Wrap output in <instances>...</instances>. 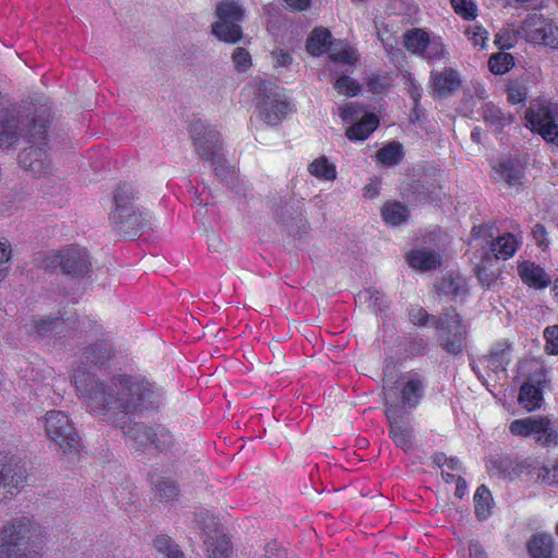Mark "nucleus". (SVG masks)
<instances>
[{
  "mask_svg": "<svg viewBox=\"0 0 558 558\" xmlns=\"http://www.w3.org/2000/svg\"><path fill=\"white\" fill-rule=\"evenodd\" d=\"M73 383L94 415L120 428H124L130 414L154 409L162 399L161 391L142 377L122 375L102 385L85 366L74 371Z\"/></svg>",
  "mask_w": 558,
  "mask_h": 558,
  "instance_id": "1",
  "label": "nucleus"
},
{
  "mask_svg": "<svg viewBox=\"0 0 558 558\" xmlns=\"http://www.w3.org/2000/svg\"><path fill=\"white\" fill-rule=\"evenodd\" d=\"M49 117L47 109L27 108V112H24L20 105L0 107V148H11L21 138H27L32 145L20 154V163L36 177L52 170L46 150Z\"/></svg>",
  "mask_w": 558,
  "mask_h": 558,
  "instance_id": "2",
  "label": "nucleus"
},
{
  "mask_svg": "<svg viewBox=\"0 0 558 558\" xmlns=\"http://www.w3.org/2000/svg\"><path fill=\"white\" fill-rule=\"evenodd\" d=\"M38 524L28 517L14 518L0 531V558H40Z\"/></svg>",
  "mask_w": 558,
  "mask_h": 558,
  "instance_id": "3",
  "label": "nucleus"
},
{
  "mask_svg": "<svg viewBox=\"0 0 558 558\" xmlns=\"http://www.w3.org/2000/svg\"><path fill=\"white\" fill-rule=\"evenodd\" d=\"M137 193L133 186L121 185L114 194V208L110 220L126 233L136 234L140 230L153 227L155 217L147 208L140 206Z\"/></svg>",
  "mask_w": 558,
  "mask_h": 558,
  "instance_id": "4",
  "label": "nucleus"
},
{
  "mask_svg": "<svg viewBox=\"0 0 558 558\" xmlns=\"http://www.w3.org/2000/svg\"><path fill=\"white\" fill-rule=\"evenodd\" d=\"M41 422L47 438L54 442L64 453H72L78 450V434L65 412L60 410L48 411Z\"/></svg>",
  "mask_w": 558,
  "mask_h": 558,
  "instance_id": "5",
  "label": "nucleus"
},
{
  "mask_svg": "<svg viewBox=\"0 0 558 558\" xmlns=\"http://www.w3.org/2000/svg\"><path fill=\"white\" fill-rule=\"evenodd\" d=\"M525 125L558 146V105L543 100L532 102L525 113Z\"/></svg>",
  "mask_w": 558,
  "mask_h": 558,
  "instance_id": "6",
  "label": "nucleus"
},
{
  "mask_svg": "<svg viewBox=\"0 0 558 558\" xmlns=\"http://www.w3.org/2000/svg\"><path fill=\"white\" fill-rule=\"evenodd\" d=\"M191 132L199 156L210 161L217 175L227 180V174L223 172L230 173L231 171L225 169L220 134L216 130L205 126L201 121L194 122L191 125Z\"/></svg>",
  "mask_w": 558,
  "mask_h": 558,
  "instance_id": "7",
  "label": "nucleus"
},
{
  "mask_svg": "<svg viewBox=\"0 0 558 558\" xmlns=\"http://www.w3.org/2000/svg\"><path fill=\"white\" fill-rule=\"evenodd\" d=\"M509 430L519 437L533 436L543 446H556L558 442V424L549 416L519 418L511 422Z\"/></svg>",
  "mask_w": 558,
  "mask_h": 558,
  "instance_id": "8",
  "label": "nucleus"
},
{
  "mask_svg": "<svg viewBox=\"0 0 558 558\" xmlns=\"http://www.w3.org/2000/svg\"><path fill=\"white\" fill-rule=\"evenodd\" d=\"M218 21L213 25V34L221 41L234 44L242 36L240 22L243 20L244 11L234 1H221L216 7Z\"/></svg>",
  "mask_w": 558,
  "mask_h": 558,
  "instance_id": "9",
  "label": "nucleus"
},
{
  "mask_svg": "<svg viewBox=\"0 0 558 558\" xmlns=\"http://www.w3.org/2000/svg\"><path fill=\"white\" fill-rule=\"evenodd\" d=\"M433 323L439 333L442 348L452 354L460 353L464 345L468 327L457 312L448 310L440 318L433 319Z\"/></svg>",
  "mask_w": 558,
  "mask_h": 558,
  "instance_id": "10",
  "label": "nucleus"
},
{
  "mask_svg": "<svg viewBox=\"0 0 558 558\" xmlns=\"http://www.w3.org/2000/svg\"><path fill=\"white\" fill-rule=\"evenodd\" d=\"M257 111L259 118L268 125H277L284 118L288 104L274 89L271 83L259 82L257 94Z\"/></svg>",
  "mask_w": 558,
  "mask_h": 558,
  "instance_id": "11",
  "label": "nucleus"
},
{
  "mask_svg": "<svg viewBox=\"0 0 558 558\" xmlns=\"http://www.w3.org/2000/svg\"><path fill=\"white\" fill-rule=\"evenodd\" d=\"M24 469L16 457L0 452V501L16 495L24 482Z\"/></svg>",
  "mask_w": 558,
  "mask_h": 558,
  "instance_id": "12",
  "label": "nucleus"
},
{
  "mask_svg": "<svg viewBox=\"0 0 558 558\" xmlns=\"http://www.w3.org/2000/svg\"><path fill=\"white\" fill-rule=\"evenodd\" d=\"M340 117L347 123H351L361 117L359 122L353 123L347 130V136L350 141L366 140L377 129L379 123L378 118L374 113L362 114V109L353 102L340 108Z\"/></svg>",
  "mask_w": 558,
  "mask_h": 558,
  "instance_id": "13",
  "label": "nucleus"
},
{
  "mask_svg": "<svg viewBox=\"0 0 558 558\" xmlns=\"http://www.w3.org/2000/svg\"><path fill=\"white\" fill-rule=\"evenodd\" d=\"M423 384L422 379L417 374L404 375L397 387L388 388L385 386V396L390 392L395 396L396 404H398L402 413H405L407 409L415 408L422 397Z\"/></svg>",
  "mask_w": 558,
  "mask_h": 558,
  "instance_id": "14",
  "label": "nucleus"
},
{
  "mask_svg": "<svg viewBox=\"0 0 558 558\" xmlns=\"http://www.w3.org/2000/svg\"><path fill=\"white\" fill-rule=\"evenodd\" d=\"M125 434L129 440L134 442L133 446L137 450H146L149 448L163 449L170 444L171 438L163 428L155 429L138 424L130 427Z\"/></svg>",
  "mask_w": 558,
  "mask_h": 558,
  "instance_id": "15",
  "label": "nucleus"
},
{
  "mask_svg": "<svg viewBox=\"0 0 558 558\" xmlns=\"http://www.w3.org/2000/svg\"><path fill=\"white\" fill-rule=\"evenodd\" d=\"M535 373L525 381L519 393V403L526 411L532 412L539 409L543 404V388L546 383V375L537 363H535Z\"/></svg>",
  "mask_w": 558,
  "mask_h": 558,
  "instance_id": "16",
  "label": "nucleus"
},
{
  "mask_svg": "<svg viewBox=\"0 0 558 558\" xmlns=\"http://www.w3.org/2000/svg\"><path fill=\"white\" fill-rule=\"evenodd\" d=\"M386 415L390 423V436L397 446L408 448L410 446V436L405 428L403 413L401 408L396 404L395 396L390 392L387 393Z\"/></svg>",
  "mask_w": 558,
  "mask_h": 558,
  "instance_id": "17",
  "label": "nucleus"
},
{
  "mask_svg": "<svg viewBox=\"0 0 558 558\" xmlns=\"http://www.w3.org/2000/svg\"><path fill=\"white\" fill-rule=\"evenodd\" d=\"M65 274L83 276L88 272L90 263L87 252L78 247H70L56 256Z\"/></svg>",
  "mask_w": 558,
  "mask_h": 558,
  "instance_id": "18",
  "label": "nucleus"
},
{
  "mask_svg": "<svg viewBox=\"0 0 558 558\" xmlns=\"http://www.w3.org/2000/svg\"><path fill=\"white\" fill-rule=\"evenodd\" d=\"M544 461L536 458H527L523 460L509 459L504 462V472L509 480L525 477L536 482L537 473L543 468Z\"/></svg>",
  "mask_w": 558,
  "mask_h": 558,
  "instance_id": "19",
  "label": "nucleus"
},
{
  "mask_svg": "<svg viewBox=\"0 0 558 558\" xmlns=\"http://www.w3.org/2000/svg\"><path fill=\"white\" fill-rule=\"evenodd\" d=\"M517 269L521 281L530 288L544 289L551 282L547 272L534 262H520L518 263Z\"/></svg>",
  "mask_w": 558,
  "mask_h": 558,
  "instance_id": "20",
  "label": "nucleus"
},
{
  "mask_svg": "<svg viewBox=\"0 0 558 558\" xmlns=\"http://www.w3.org/2000/svg\"><path fill=\"white\" fill-rule=\"evenodd\" d=\"M523 243L522 232H507L499 235L490 244V248L496 259L508 260L511 258Z\"/></svg>",
  "mask_w": 558,
  "mask_h": 558,
  "instance_id": "21",
  "label": "nucleus"
},
{
  "mask_svg": "<svg viewBox=\"0 0 558 558\" xmlns=\"http://www.w3.org/2000/svg\"><path fill=\"white\" fill-rule=\"evenodd\" d=\"M549 23L543 15L534 13L522 23L518 34L532 44L541 45Z\"/></svg>",
  "mask_w": 558,
  "mask_h": 558,
  "instance_id": "22",
  "label": "nucleus"
},
{
  "mask_svg": "<svg viewBox=\"0 0 558 558\" xmlns=\"http://www.w3.org/2000/svg\"><path fill=\"white\" fill-rule=\"evenodd\" d=\"M434 93L438 96H447L459 88L461 80L459 73L453 69H445L440 72L430 73Z\"/></svg>",
  "mask_w": 558,
  "mask_h": 558,
  "instance_id": "23",
  "label": "nucleus"
},
{
  "mask_svg": "<svg viewBox=\"0 0 558 558\" xmlns=\"http://www.w3.org/2000/svg\"><path fill=\"white\" fill-rule=\"evenodd\" d=\"M407 260L411 267L420 271H427L440 265V256L433 250L415 248L407 254Z\"/></svg>",
  "mask_w": 558,
  "mask_h": 558,
  "instance_id": "24",
  "label": "nucleus"
},
{
  "mask_svg": "<svg viewBox=\"0 0 558 558\" xmlns=\"http://www.w3.org/2000/svg\"><path fill=\"white\" fill-rule=\"evenodd\" d=\"M498 180H504L509 186L522 183L523 167L517 159H502L494 166Z\"/></svg>",
  "mask_w": 558,
  "mask_h": 558,
  "instance_id": "25",
  "label": "nucleus"
},
{
  "mask_svg": "<svg viewBox=\"0 0 558 558\" xmlns=\"http://www.w3.org/2000/svg\"><path fill=\"white\" fill-rule=\"evenodd\" d=\"M482 119L493 131L499 132L513 121L512 114L504 112L493 102H485L481 111Z\"/></svg>",
  "mask_w": 558,
  "mask_h": 558,
  "instance_id": "26",
  "label": "nucleus"
},
{
  "mask_svg": "<svg viewBox=\"0 0 558 558\" xmlns=\"http://www.w3.org/2000/svg\"><path fill=\"white\" fill-rule=\"evenodd\" d=\"M381 217L387 225L399 226L408 220L409 209L400 202H386L381 207Z\"/></svg>",
  "mask_w": 558,
  "mask_h": 558,
  "instance_id": "27",
  "label": "nucleus"
},
{
  "mask_svg": "<svg viewBox=\"0 0 558 558\" xmlns=\"http://www.w3.org/2000/svg\"><path fill=\"white\" fill-rule=\"evenodd\" d=\"M527 550L532 558H550L553 537L550 534L536 533L527 542Z\"/></svg>",
  "mask_w": 558,
  "mask_h": 558,
  "instance_id": "28",
  "label": "nucleus"
},
{
  "mask_svg": "<svg viewBox=\"0 0 558 558\" xmlns=\"http://www.w3.org/2000/svg\"><path fill=\"white\" fill-rule=\"evenodd\" d=\"M359 54L356 49L344 41H337L330 47L329 60L333 63L353 65L356 63Z\"/></svg>",
  "mask_w": 558,
  "mask_h": 558,
  "instance_id": "29",
  "label": "nucleus"
},
{
  "mask_svg": "<svg viewBox=\"0 0 558 558\" xmlns=\"http://www.w3.org/2000/svg\"><path fill=\"white\" fill-rule=\"evenodd\" d=\"M331 34L326 28H316L310 35L306 49L313 56H320L333 45L330 40Z\"/></svg>",
  "mask_w": 558,
  "mask_h": 558,
  "instance_id": "30",
  "label": "nucleus"
},
{
  "mask_svg": "<svg viewBox=\"0 0 558 558\" xmlns=\"http://www.w3.org/2000/svg\"><path fill=\"white\" fill-rule=\"evenodd\" d=\"M468 292L466 279L460 275L445 276L439 286L438 293L450 296H462Z\"/></svg>",
  "mask_w": 558,
  "mask_h": 558,
  "instance_id": "31",
  "label": "nucleus"
},
{
  "mask_svg": "<svg viewBox=\"0 0 558 558\" xmlns=\"http://www.w3.org/2000/svg\"><path fill=\"white\" fill-rule=\"evenodd\" d=\"M475 514L478 520H486L492 514L493 509V497L490 490L485 486L481 485L477 487L474 497Z\"/></svg>",
  "mask_w": 558,
  "mask_h": 558,
  "instance_id": "32",
  "label": "nucleus"
},
{
  "mask_svg": "<svg viewBox=\"0 0 558 558\" xmlns=\"http://www.w3.org/2000/svg\"><path fill=\"white\" fill-rule=\"evenodd\" d=\"M500 270L497 262L487 256L476 268V276L483 287L490 288L499 278Z\"/></svg>",
  "mask_w": 558,
  "mask_h": 558,
  "instance_id": "33",
  "label": "nucleus"
},
{
  "mask_svg": "<svg viewBox=\"0 0 558 558\" xmlns=\"http://www.w3.org/2000/svg\"><path fill=\"white\" fill-rule=\"evenodd\" d=\"M209 558H228L230 554L229 539L215 531V535L206 536L204 539Z\"/></svg>",
  "mask_w": 558,
  "mask_h": 558,
  "instance_id": "34",
  "label": "nucleus"
},
{
  "mask_svg": "<svg viewBox=\"0 0 558 558\" xmlns=\"http://www.w3.org/2000/svg\"><path fill=\"white\" fill-rule=\"evenodd\" d=\"M430 37L425 31L414 28L404 34V46L408 51L421 57Z\"/></svg>",
  "mask_w": 558,
  "mask_h": 558,
  "instance_id": "35",
  "label": "nucleus"
},
{
  "mask_svg": "<svg viewBox=\"0 0 558 558\" xmlns=\"http://www.w3.org/2000/svg\"><path fill=\"white\" fill-rule=\"evenodd\" d=\"M64 320L56 317H41L36 318L33 322L32 330L40 336L46 337L49 336L51 332L60 333L64 329Z\"/></svg>",
  "mask_w": 558,
  "mask_h": 558,
  "instance_id": "36",
  "label": "nucleus"
},
{
  "mask_svg": "<svg viewBox=\"0 0 558 558\" xmlns=\"http://www.w3.org/2000/svg\"><path fill=\"white\" fill-rule=\"evenodd\" d=\"M356 301L360 303H366L367 307L371 308L373 312H384L387 307V301L385 295L374 289H366L364 291H361L356 295Z\"/></svg>",
  "mask_w": 558,
  "mask_h": 558,
  "instance_id": "37",
  "label": "nucleus"
},
{
  "mask_svg": "<svg viewBox=\"0 0 558 558\" xmlns=\"http://www.w3.org/2000/svg\"><path fill=\"white\" fill-rule=\"evenodd\" d=\"M514 65V58L508 52H498L493 54L488 61V68L492 73L502 75L510 71Z\"/></svg>",
  "mask_w": 558,
  "mask_h": 558,
  "instance_id": "38",
  "label": "nucleus"
},
{
  "mask_svg": "<svg viewBox=\"0 0 558 558\" xmlns=\"http://www.w3.org/2000/svg\"><path fill=\"white\" fill-rule=\"evenodd\" d=\"M308 171L312 175L327 181L336 179V167L325 157L315 159L310 166Z\"/></svg>",
  "mask_w": 558,
  "mask_h": 558,
  "instance_id": "39",
  "label": "nucleus"
},
{
  "mask_svg": "<svg viewBox=\"0 0 558 558\" xmlns=\"http://www.w3.org/2000/svg\"><path fill=\"white\" fill-rule=\"evenodd\" d=\"M402 145L400 143H389L380 148L377 153V159L385 166H393L402 158Z\"/></svg>",
  "mask_w": 558,
  "mask_h": 558,
  "instance_id": "40",
  "label": "nucleus"
},
{
  "mask_svg": "<svg viewBox=\"0 0 558 558\" xmlns=\"http://www.w3.org/2000/svg\"><path fill=\"white\" fill-rule=\"evenodd\" d=\"M446 47L439 36L433 35L425 46L421 57L428 62L441 60L446 57Z\"/></svg>",
  "mask_w": 558,
  "mask_h": 558,
  "instance_id": "41",
  "label": "nucleus"
},
{
  "mask_svg": "<svg viewBox=\"0 0 558 558\" xmlns=\"http://www.w3.org/2000/svg\"><path fill=\"white\" fill-rule=\"evenodd\" d=\"M154 545L156 550L166 558H184L178 546L168 536H158Z\"/></svg>",
  "mask_w": 558,
  "mask_h": 558,
  "instance_id": "42",
  "label": "nucleus"
},
{
  "mask_svg": "<svg viewBox=\"0 0 558 558\" xmlns=\"http://www.w3.org/2000/svg\"><path fill=\"white\" fill-rule=\"evenodd\" d=\"M486 367L494 372L497 376L499 374H505L506 366L509 363V356L506 351L501 352H492L486 359H485Z\"/></svg>",
  "mask_w": 558,
  "mask_h": 558,
  "instance_id": "43",
  "label": "nucleus"
},
{
  "mask_svg": "<svg viewBox=\"0 0 558 558\" xmlns=\"http://www.w3.org/2000/svg\"><path fill=\"white\" fill-rule=\"evenodd\" d=\"M536 482L547 485H558V462H544L539 473H537Z\"/></svg>",
  "mask_w": 558,
  "mask_h": 558,
  "instance_id": "44",
  "label": "nucleus"
},
{
  "mask_svg": "<svg viewBox=\"0 0 558 558\" xmlns=\"http://www.w3.org/2000/svg\"><path fill=\"white\" fill-rule=\"evenodd\" d=\"M468 39L473 44L474 47L484 48L488 40V32L481 25L473 24L464 31Z\"/></svg>",
  "mask_w": 558,
  "mask_h": 558,
  "instance_id": "45",
  "label": "nucleus"
},
{
  "mask_svg": "<svg viewBox=\"0 0 558 558\" xmlns=\"http://www.w3.org/2000/svg\"><path fill=\"white\" fill-rule=\"evenodd\" d=\"M335 89L344 96L352 97L360 90V85L352 77L342 75L333 84Z\"/></svg>",
  "mask_w": 558,
  "mask_h": 558,
  "instance_id": "46",
  "label": "nucleus"
},
{
  "mask_svg": "<svg viewBox=\"0 0 558 558\" xmlns=\"http://www.w3.org/2000/svg\"><path fill=\"white\" fill-rule=\"evenodd\" d=\"M454 12L464 20H474L477 15L476 4L472 0H451Z\"/></svg>",
  "mask_w": 558,
  "mask_h": 558,
  "instance_id": "47",
  "label": "nucleus"
},
{
  "mask_svg": "<svg viewBox=\"0 0 558 558\" xmlns=\"http://www.w3.org/2000/svg\"><path fill=\"white\" fill-rule=\"evenodd\" d=\"M232 61L238 72H245L252 66L250 52L242 47H236L232 52Z\"/></svg>",
  "mask_w": 558,
  "mask_h": 558,
  "instance_id": "48",
  "label": "nucleus"
},
{
  "mask_svg": "<svg viewBox=\"0 0 558 558\" xmlns=\"http://www.w3.org/2000/svg\"><path fill=\"white\" fill-rule=\"evenodd\" d=\"M391 77L387 74H373L367 82V87L371 92L379 94L386 90L390 85Z\"/></svg>",
  "mask_w": 558,
  "mask_h": 558,
  "instance_id": "49",
  "label": "nucleus"
},
{
  "mask_svg": "<svg viewBox=\"0 0 558 558\" xmlns=\"http://www.w3.org/2000/svg\"><path fill=\"white\" fill-rule=\"evenodd\" d=\"M545 350L549 354H558V325L549 326L544 331Z\"/></svg>",
  "mask_w": 558,
  "mask_h": 558,
  "instance_id": "50",
  "label": "nucleus"
},
{
  "mask_svg": "<svg viewBox=\"0 0 558 558\" xmlns=\"http://www.w3.org/2000/svg\"><path fill=\"white\" fill-rule=\"evenodd\" d=\"M541 45L558 49V27L551 22L547 26V32L544 33V39H542Z\"/></svg>",
  "mask_w": 558,
  "mask_h": 558,
  "instance_id": "51",
  "label": "nucleus"
},
{
  "mask_svg": "<svg viewBox=\"0 0 558 558\" xmlns=\"http://www.w3.org/2000/svg\"><path fill=\"white\" fill-rule=\"evenodd\" d=\"M409 317H410V320L414 325H422V326L427 325V323L430 319V317L426 313V311L420 306H414V307L410 308Z\"/></svg>",
  "mask_w": 558,
  "mask_h": 558,
  "instance_id": "52",
  "label": "nucleus"
},
{
  "mask_svg": "<svg viewBox=\"0 0 558 558\" xmlns=\"http://www.w3.org/2000/svg\"><path fill=\"white\" fill-rule=\"evenodd\" d=\"M532 236L537 246L546 248L549 244L546 229L543 225H535L532 229Z\"/></svg>",
  "mask_w": 558,
  "mask_h": 558,
  "instance_id": "53",
  "label": "nucleus"
},
{
  "mask_svg": "<svg viewBox=\"0 0 558 558\" xmlns=\"http://www.w3.org/2000/svg\"><path fill=\"white\" fill-rule=\"evenodd\" d=\"M526 98V90L520 85H512L508 89V100L512 105L521 104Z\"/></svg>",
  "mask_w": 558,
  "mask_h": 558,
  "instance_id": "54",
  "label": "nucleus"
},
{
  "mask_svg": "<svg viewBox=\"0 0 558 558\" xmlns=\"http://www.w3.org/2000/svg\"><path fill=\"white\" fill-rule=\"evenodd\" d=\"M495 44L501 49L512 48L515 44V35L511 32L498 33L495 36Z\"/></svg>",
  "mask_w": 558,
  "mask_h": 558,
  "instance_id": "55",
  "label": "nucleus"
},
{
  "mask_svg": "<svg viewBox=\"0 0 558 558\" xmlns=\"http://www.w3.org/2000/svg\"><path fill=\"white\" fill-rule=\"evenodd\" d=\"M271 58L275 68L288 66L292 61L290 53L281 49L272 51Z\"/></svg>",
  "mask_w": 558,
  "mask_h": 558,
  "instance_id": "56",
  "label": "nucleus"
},
{
  "mask_svg": "<svg viewBox=\"0 0 558 558\" xmlns=\"http://www.w3.org/2000/svg\"><path fill=\"white\" fill-rule=\"evenodd\" d=\"M85 354L86 361L94 365L102 364L105 359L108 357V354H106V352H102L98 347L89 348Z\"/></svg>",
  "mask_w": 558,
  "mask_h": 558,
  "instance_id": "57",
  "label": "nucleus"
},
{
  "mask_svg": "<svg viewBox=\"0 0 558 558\" xmlns=\"http://www.w3.org/2000/svg\"><path fill=\"white\" fill-rule=\"evenodd\" d=\"M12 258L11 243L7 239L0 240V267L9 263Z\"/></svg>",
  "mask_w": 558,
  "mask_h": 558,
  "instance_id": "58",
  "label": "nucleus"
},
{
  "mask_svg": "<svg viewBox=\"0 0 558 558\" xmlns=\"http://www.w3.org/2000/svg\"><path fill=\"white\" fill-rule=\"evenodd\" d=\"M379 191L380 182L378 180H373L364 186L363 195L364 197L372 199L379 195Z\"/></svg>",
  "mask_w": 558,
  "mask_h": 558,
  "instance_id": "59",
  "label": "nucleus"
},
{
  "mask_svg": "<svg viewBox=\"0 0 558 558\" xmlns=\"http://www.w3.org/2000/svg\"><path fill=\"white\" fill-rule=\"evenodd\" d=\"M286 7L292 11H303L310 7L311 0H282Z\"/></svg>",
  "mask_w": 558,
  "mask_h": 558,
  "instance_id": "60",
  "label": "nucleus"
},
{
  "mask_svg": "<svg viewBox=\"0 0 558 558\" xmlns=\"http://www.w3.org/2000/svg\"><path fill=\"white\" fill-rule=\"evenodd\" d=\"M380 40L384 45L386 52L389 56H393L395 51H399V49L396 48V40H395V38H392V36L384 37V35H380Z\"/></svg>",
  "mask_w": 558,
  "mask_h": 558,
  "instance_id": "61",
  "label": "nucleus"
},
{
  "mask_svg": "<svg viewBox=\"0 0 558 558\" xmlns=\"http://www.w3.org/2000/svg\"><path fill=\"white\" fill-rule=\"evenodd\" d=\"M469 553L471 558H487L483 547L477 542L470 543Z\"/></svg>",
  "mask_w": 558,
  "mask_h": 558,
  "instance_id": "62",
  "label": "nucleus"
},
{
  "mask_svg": "<svg viewBox=\"0 0 558 558\" xmlns=\"http://www.w3.org/2000/svg\"><path fill=\"white\" fill-rule=\"evenodd\" d=\"M456 492H454V495L458 497V498H462L465 493H466V482L461 477V476H458L457 477V481H456Z\"/></svg>",
  "mask_w": 558,
  "mask_h": 558,
  "instance_id": "63",
  "label": "nucleus"
},
{
  "mask_svg": "<svg viewBox=\"0 0 558 558\" xmlns=\"http://www.w3.org/2000/svg\"><path fill=\"white\" fill-rule=\"evenodd\" d=\"M208 246L210 250L217 252L220 251V248L222 247V242L216 234H211L208 238Z\"/></svg>",
  "mask_w": 558,
  "mask_h": 558,
  "instance_id": "64",
  "label": "nucleus"
}]
</instances>
